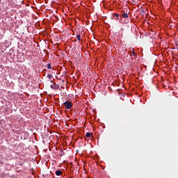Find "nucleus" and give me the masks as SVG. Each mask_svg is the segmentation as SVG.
<instances>
[{
  "label": "nucleus",
  "instance_id": "obj_1",
  "mask_svg": "<svg viewBox=\"0 0 178 178\" xmlns=\"http://www.w3.org/2000/svg\"><path fill=\"white\" fill-rule=\"evenodd\" d=\"M63 106L65 109H72V108H73V103L72 102L66 101L63 103Z\"/></svg>",
  "mask_w": 178,
  "mask_h": 178
},
{
  "label": "nucleus",
  "instance_id": "obj_2",
  "mask_svg": "<svg viewBox=\"0 0 178 178\" xmlns=\"http://www.w3.org/2000/svg\"><path fill=\"white\" fill-rule=\"evenodd\" d=\"M50 88L52 90H58L59 88V85L56 84V83H53L50 86Z\"/></svg>",
  "mask_w": 178,
  "mask_h": 178
},
{
  "label": "nucleus",
  "instance_id": "obj_3",
  "mask_svg": "<svg viewBox=\"0 0 178 178\" xmlns=\"http://www.w3.org/2000/svg\"><path fill=\"white\" fill-rule=\"evenodd\" d=\"M122 17H123V19H129V13L127 11V13H124L122 15Z\"/></svg>",
  "mask_w": 178,
  "mask_h": 178
},
{
  "label": "nucleus",
  "instance_id": "obj_4",
  "mask_svg": "<svg viewBox=\"0 0 178 178\" xmlns=\"http://www.w3.org/2000/svg\"><path fill=\"white\" fill-rule=\"evenodd\" d=\"M55 175H56V176H60V175H62V171H60V170H56V171L55 172Z\"/></svg>",
  "mask_w": 178,
  "mask_h": 178
},
{
  "label": "nucleus",
  "instance_id": "obj_5",
  "mask_svg": "<svg viewBox=\"0 0 178 178\" xmlns=\"http://www.w3.org/2000/svg\"><path fill=\"white\" fill-rule=\"evenodd\" d=\"M91 136H92V133L88 132V133L86 134V137H87L88 138L91 137Z\"/></svg>",
  "mask_w": 178,
  "mask_h": 178
},
{
  "label": "nucleus",
  "instance_id": "obj_6",
  "mask_svg": "<svg viewBox=\"0 0 178 178\" xmlns=\"http://www.w3.org/2000/svg\"><path fill=\"white\" fill-rule=\"evenodd\" d=\"M47 77L49 79V80H51L54 77V76L51 74H47Z\"/></svg>",
  "mask_w": 178,
  "mask_h": 178
},
{
  "label": "nucleus",
  "instance_id": "obj_7",
  "mask_svg": "<svg viewBox=\"0 0 178 178\" xmlns=\"http://www.w3.org/2000/svg\"><path fill=\"white\" fill-rule=\"evenodd\" d=\"M76 38L78 40V41H81V36L79 34L76 35Z\"/></svg>",
  "mask_w": 178,
  "mask_h": 178
},
{
  "label": "nucleus",
  "instance_id": "obj_8",
  "mask_svg": "<svg viewBox=\"0 0 178 178\" xmlns=\"http://www.w3.org/2000/svg\"><path fill=\"white\" fill-rule=\"evenodd\" d=\"M47 68H48V69H52V65H51L50 63H48V64H47Z\"/></svg>",
  "mask_w": 178,
  "mask_h": 178
},
{
  "label": "nucleus",
  "instance_id": "obj_9",
  "mask_svg": "<svg viewBox=\"0 0 178 178\" xmlns=\"http://www.w3.org/2000/svg\"><path fill=\"white\" fill-rule=\"evenodd\" d=\"M132 2H134V3H138V0H132Z\"/></svg>",
  "mask_w": 178,
  "mask_h": 178
},
{
  "label": "nucleus",
  "instance_id": "obj_10",
  "mask_svg": "<svg viewBox=\"0 0 178 178\" xmlns=\"http://www.w3.org/2000/svg\"><path fill=\"white\" fill-rule=\"evenodd\" d=\"M114 15L116 17L117 20H119V14H114Z\"/></svg>",
  "mask_w": 178,
  "mask_h": 178
},
{
  "label": "nucleus",
  "instance_id": "obj_11",
  "mask_svg": "<svg viewBox=\"0 0 178 178\" xmlns=\"http://www.w3.org/2000/svg\"><path fill=\"white\" fill-rule=\"evenodd\" d=\"M131 53L133 54L134 56H136V52H134V50H132Z\"/></svg>",
  "mask_w": 178,
  "mask_h": 178
},
{
  "label": "nucleus",
  "instance_id": "obj_12",
  "mask_svg": "<svg viewBox=\"0 0 178 178\" xmlns=\"http://www.w3.org/2000/svg\"><path fill=\"white\" fill-rule=\"evenodd\" d=\"M59 156H63V154L62 152H60V153L59 154Z\"/></svg>",
  "mask_w": 178,
  "mask_h": 178
},
{
  "label": "nucleus",
  "instance_id": "obj_13",
  "mask_svg": "<svg viewBox=\"0 0 178 178\" xmlns=\"http://www.w3.org/2000/svg\"><path fill=\"white\" fill-rule=\"evenodd\" d=\"M61 113H56V115H60Z\"/></svg>",
  "mask_w": 178,
  "mask_h": 178
},
{
  "label": "nucleus",
  "instance_id": "obj_14",
  "mask_svg": "<svg viewBox=\"0 0 178 178\" xmlns=\"http://www.w3.org/2000/svg\"><path fill=\"white\" fill-rule=\"evenodd\" d=\"M51 73H55L54 71Z\"/></svg>",
  "mask_w": 178,
  "mask_h": 178
}]
</instances>
